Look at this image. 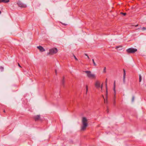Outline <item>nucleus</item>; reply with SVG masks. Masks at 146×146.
Masks as SVG:
<instances>
[{"label": "nucleus", "mask_w": 146, "mask_h": 146, "mask_svg": "<svg viewBox=\"0 0 146 146\" xmlns=\"http://www.w3.org/2000/svg\"><path fill=\"white\" fill-rule=\"evenodd\" d=\"M88 120L85 117H83L82 118V125L81 126V130H84L86 129L88 126Z\"/></svg>", "instance_id": "obj_1"}, {"label": "nucleus", "mask_w": 146, "mask_h": 146, "mask_svg": "<svg viewBox=\"0 0 146 146\" xmlns=\"http://www.w3.org/2000/svg\"><path fill=\"white\" fill-rule=\"evenodd\" d=\"M84 72L87 74V76L89 78L94 79L96 78V76L95 74H92L90 71H86Z\"/></svg>", "instance_id": "obj_2"}, {"label": "nucleus", "mask_w": 146, "mask_h": 146, "mask_svg": "<svg viewBox=\"0 0 146 146\" xmlns=\"http://www.w3.org/2000/svg\"><path fill=\"white\" fill-rule=\"evenodd\" d=\"M49 52L47 53V54H53L56 53L58 52L57 49L56 48H53L49 50Z\"/></svg>", "instance_id": "obj_3"}, {"label": "nucleus", "mask_w": 146, "mask_h": 146, "mask_svg": "<svg viewBox=\"0 0 146 146\" xmlns=\"http://www.w3.org/2000/svg\"><path fill=\"white\" fill-rule=\"evenodd\" d=\"M137 49L133 48H130L126 50V52L128 53H133L137 51Z\"/></svg>", "instance_id": "obj_4"}, {"label": "nucleus", "mask_w": 146, "mask_h": 146, "mask_svg": "<svg viewBox=\"0 0 146 146\" xmlns=\"http://www.w3.org/2000/svg\"><path fill=\"white\" fill-rule=\"evenodd\" d=\"M17 5L20 7L25 8L27 7V5L22 3L20 1H18L17 3Z\"/></svg>", "instance_id": "obj_5"}, {"label": "nucleus", "mask_w": 146, "mask_h": 146, "mask_svg": "<svg viewBox=\"0 0 146 146\" xmlns=\"http://www.w3.org/2000/svg\"><path fill=\"white\" fill-rule=\"evenodd\" d=\"M33 118L35 121H38L40 120V115H35L33 117Z\"/></svg>", "instance_id": "obj_6"}, {"label": "nucleus", "mask_w": 146, "mask_h": 146, "mask_svg": "<svg viewBox=\"0 0 146 146\" xmlns=\"http://www.w3.org/2000/svg\"><path fill=\"white\" fill-rule=\"evenodd\" d=\"M37 48L41 52H43L45 51V49L41 46H37Z\"/></svg>", "instance_id": "obj_7"}, {"label": "nucleus", "mask_w": 146, "mask_h": 146, "mask_svg": "<svg viewBox=\"0 0 146 146\" xmlns=\"http://www.w3.org/2000/svg\"><path fill=\"white\" fill-rule=\"evenodd\" d=\"M123 82L124 84L125 83V70L124 69H123Z\"/></svg>", "instance_id": "obj_8"}, {"label": "nucleus", "mask_w": 146, "mask_h": 146, "mask_svg": "<svg viewBox=\"0 0 146 146\" xmlns=\"http://www.w3.org/2000/svg\"><path fill=\"white\" fill-rule=\"evenodd\" d=\"M95 86L97 88H98L100 87V83L99 81H97L96 82L95 84Z\"/></svg>", "instance_id": "obj_9"}, {"label": "nucleus", "mask_w": 146, "mask_h": 146, "mask_svg": "<svg viewBox=\"0 0 146 146\" xmlns=\"http://www.w3.org/2000/svg\"><path fill=\"white\" fill-rule=\"evenodd\" d=\"M9 1V0H0V3H7Z\"/></svg>", "instance_id": "obj_10"}, {"label": "nucleus", "mask_w": 146, "mask_h": 146, "mask_svg": "<svg viewBox=\"0 0 146 146\" xmlns=\"http://www.w3.org/2000/svg\"><path fill=\"white\" fill-rule=\"evenodd\" d=\"M64 78V77L63 76V79L61 82L63 86L64 85L65 82Z\"/></svg>", "instance_id": "obj_11"}, {"label": "nucleus", "mask_w": 146, "mask_h": 146, "mask_svg": "<svg viewBox=\"0 0 146 146\" xmlns=\"http://www.w3.org/2000/svg\"><path fill=\"white\" fill-rule=\"evenodd\" d=\"M106 95H107V79H106Z\"/></svg>", "instance_id": "obj_12"}, {"label": "nucleus", "mask_w": 146, "mask_h": 146, "mask_svg": "<svg viewBox=\"0 0 146 146\" xmlns=\"http://www.w3.org/2000/svg\"><path fill=\"white\" fill-rule=\"evenodd\" d=\"M0 70L1 71H2L3 70L4 68L2 66H0Z\"/></svg>", "instance_id": "obj_13"}, {"label": "nucleus", "mask_w": 146, "mask_h": 146, "mask_svg": "<svg viewBox=\"0 0 146 146\" xmlns=\"http://www.w3.org/2000/svg\"><path fill=\"white\" fill-rule=\"evenodd\" d=\"M122 46H117L115 47V49H118L119 48H122Z\"/></svg>", "instance_id": "obj_14"}, {"label": "nucleus", "mask_w": 146, "mask_h": 146, "mask_svg": "<svg viewBox=\"0 0 146 146\" xmlns=\"http://www.w3.org/2000/svg\"><path fill=\"white\" fill-rule=\"evenodd\" d=\"M141 79H142L141 76L140 75H139V82H141Z\"/></svg>", "instance_id": "obj_15"}, {"label": "nucleus", "mask_w": 146, "mask_h": 146, "mask_svg": "<svg viewBox=\"0 0 146 146\" xmlns=\"http://www.w3.org/2000/svg\"><path fill=\"white\" fill-rule=\"evenodd\" d=\"M120 14L123 15L124 16H125L126 15V13H122V12H121Z\"/></svg>", "instance_id": "obj_16"}, {"label": "nucleus", "mask_w": 146, "mask_h": 146, "mask_svg": "<svg viewBox=\"0 0 146 146\" xmlns=\"http://www.w3.org/2000/svg\"><path fill=\"white\" fill-rule=\"evenodd\" d=\"M92 61L93 62V64H94V65L95 66H96V63H95V62H94V60L93 59H92Z\"/></svg>", "instance_id": "obj_17"}, {"label": "nucleus", "mask_w": 146, "mask_h": 146, "mask_svg": "<svg viewBox=\"0 0 146 146\" xmlns=\"http://www.w3.org/2000/svg\"><path fill=\"white\" fill-rule=\"evenodd\" d=\"M88 86L87 85H86V93H87V92H88Z\"/></svg>", "instance_id": "obj_18"}, {"label": "nucleus", "mask_w": 146, "mask_h": 146, "mask_svg": "<svg viewBox=\"0 0 146 146\" xmlns=\"http://www.w3.org/2000/svg\"><path fill=\"white\" fill-rule=\"evenodd\" d=\"M141 30H142V31H144V30H146V28H145V27H143V28H142L141 29Z\"/></svg>", "instance_id": "obj_19"}, {"label": "nucleus", "mask_w": 146, "mask_h": 146, "mask_svg": "<svg viewBox=\"0 0 146 146\" xmlns=\"http://www.w3.org/2000/svg\"><path fill=\"white\" fill-rule=\"evenodd\" d=\"M106 72V67H104V72L105 73Z\"/></svg>", "instance_id": "obj_20"}, {"label": "nucleus", "mask_w": 146, "mask_h": 146, "mask_svg": "<svg viewBox=\"0 0 146 146\" xmlns=\"http://www.w3.org/2000/svg\"><path fill=\"white\" fill-rule=\"evenodd\" d=\"M134 96H133L132 97V102H133L134 100Z\"/></svg>", "instance_id": "obj_21"}, {"label": "nucleus", "mask_w": 146, "mask_h": 146, "mask_svg": "<svg viewBox=\"0 0 146 146\" xmlns=\"http://www.w3.org/2000/svg\"><path fill=\"white\" fill-rule=\"evenodd\" d=\"M113 104L114 105H115V98H114V101H113Z\"/></svg>", "instance_id": "obj_22"}, {"label": "nucleus", "mask_w": 146, "mask_h": 146, "mask_svg": "<svg viewBox=\"0 0 146 146\" xmlns=\"http://www.w3.org/2000/svg\"><path fill=\"white\" fill-rule=\"evenodd\" d=\"M74 57L75 59L77 61L78 60L77 59V58L76 57V56L74 55Z\"/></svg>", "instance_id": "obj_23"}, {"label": "nucleus", "mask_w": 146, "mask_h": 146, "mask_svg": "<svg viewBox=\"0 0 146 146\" xmlns=\"http://www.w3.org/2000/svg\"><path fill=\"white\" fill-rule=\"evenodd\" d=\"M18 66H19V67H21V68H22V67H21V66H20V64H19V63H18Z\"/></svg>", "instance_id": "obj_24"}, {"label": "nucleus", "mask_w": 146, "mask_h": 146, "mask_svg": "<svg viewBox=\"0 0 146 146\" xmlns=\"http://www.w3.org/2000/svg\"><path fill=\"white\" fill-rule=\"evenodd\" d=\"M122 48L120 49V48H119V49L118 48V49H117V50H122Z\"/></svg>", "instance_id": "obj_25"}, {"label": "nucleus", "mask_w": 146, "mask_h": 146, "mask_svg": "<svg viewBox=\"0 0 146 146\" xmlns=\"http://www.w3.org/2000/svg\"><path fill=\"white\" fill-rule=\"evenodd\" d=\"M84 55L87 56H88V54H87L85 53Z\"/></svg>", "instance_id": "obj_26"}, {"label": "nucleus", "mask_w": 146, "mask_h": 146, "mask_svg": "<svg viewBox=\"0 0 146 146\" xmlns=\"http://www.w3.org/2000/svg\"><path fill=\"white\" fill-rule=\"evenodd\" d=\"M101 89L102 90V86H101Z\"/></svg>", "instance_id": "obj_27"}, {"label": "nucleus", "mask_w": 146, "mask_h": 146, "mask_svg": "<svg viewBox=\"0 0 146 146\" xmlns=\"http://www.w3.org/2000/svg\"><path fill=\"white\" fill-rule=\"evenodd\" d=\"M87 58H88V59H90V58H89V56H87Z\"/></svg>", "instance_id": "obj_28"}, {"label": "nucleus", "mask_w": 146, "mask_h": 146, "mask_svg": "<svg viewBox=\"0 0 146 146\" xmlns=\"http://www.w3.org/2000/svg\"><path fill=\"white\" fill-rule=\"evenodd\" d=\"M138 26V25H135V27H136L137 26Z\"/></svg>", "instance_id": "obj_29"}, {"label": "nucleus", "mask_w": 146, "mask_h": 146, "mask_svg": "<svg viewBox=\"0 0 146 146\" xmlns=\"http://www.w3.org/2000/svg\"><path fill=\"white\" fill-rule=\"evenodd\" d=\"M55 73H56V70H55Z\"/></svg>", "instance_id": "obj_30"}, {"label": "nucleus", "mask_w": 146, "mask_h": 146, "mask_svg": "<svg viewBox=\"0 0 146 146\" xmlns=\"http://www.w3.org/2000/svg\"><path fill=\"white\" fill-rule=\"evenodd\" d=\"M3 112H4V113H5V110H3Z\"/></svg>", "instance_id": "obj_31"}, {"label": "nucleus", "mask_w": 146, "mask_h": 146, "mask_svg": "<svg viewBox=\"0 0 146 146\" xmlns=\"http://www.w3.org/2000/svg\"><path fill=\"white\" fill-rule=\"evenodd\" d=\"M115 81L114 82V85H115Z\"/></svg>", "instance_id": "obj_32"}, {"label": "nucleus", "mask_w": 146, "mask_h": 146, "mask_svg": "<svg viewBox=\"0 0 146 146\" xmlns=\"http://www.w3.org/2000/svg\"><path fill=\"white\" fill-rule=\"evenodd\" d=\"M63 24V25H67V24H66V25H65V24Z\"/></svg>", "instance_id": "obj_33"}, {"label": "nucleus", "mask_w": 146, "mask_h": 146, "mask_svg": "<svg viewBox=\"0 0 146 146\" xmlns=\"http://www.w3.org/2000/svg\"><path fill=\"white\" fill-rule=\"evenodd\" d=\"M1 11H0V14H1Z\"/></svg>", "instance_id": "obj_34"}]
</instances>
